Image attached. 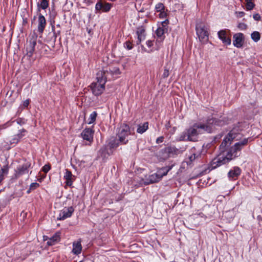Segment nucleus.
Masks as SVG:
<instances>
[{
	"instance_id": "1",
	"label": "nucleus",
	"mask_w": 262,
	"mask_h": 262,
	"mask_svg": "<svg viewBox=\"0 0 262 262\" xmlns=\"http://www.w3.org/2000/svg\"><path fill=\"white\" fill-rule=\"evenodd\" d=\"M225 121L215 118L209 119L205 123H195L192 127L185 130L181 135L180 140L182 141H196L199 134L212 132L215 126H222Z\"/></svg>"
},
{
	"instance_id": "2",
	"label": "nucleus",
	"mask_w": 262,
	"mask_h": 262,
	"mask_svg": "<svg viewBox=\"0 0 262 262\" xmlns=\"http://www.w3.org/2000/svg\"><path fill=\"white\" fill-rule=\"evenodd\" d=\"M241 149L236 144L232 147L226 157L219 156L213 159L211 164V169H215L217 167L228 163L232 159L238 157V152Z\"/></svg>"
},
{
	"instance_id": "3",
	"label": "nucleus",
	"mask_w": 262,
	"mask_h": 262,
	"mask_svg": "<svg viewBox=\"0 0 262 262\" xmlns=\"http://www.w3.org/2000/svg\"><path fill=\"white\" fill-rule=\"evenodd\" d=\"M108 73L107 70L100 71L97 73L96 77L97 81L92 83L91 85L93 93L95 95H100L104 91L105 84L107 81Z\"/></svg>"
},
{
	"instance_id": "4",
	"label": "nucleus",
	"mask_w": 262,
	"mask_h": 262,
	"mask_svg": "<svg viewBox=\"0 0 262 262\" xmlns=\"http://www.w3.org/2000/svg\"><path fill=\"white\" fill-rule=\"evenodd\" d=\"M131 134L130 128L126 124H122L118 129L117 136L121 144H126L128 140L127 137Z\"/></svg>"
},
{
	"instance_id": "5",
	"label": "nucleus",
	"mask_w": 262,
	"mask_h": 262,
	"mask_svg": "<svg viewBox=\"0 0 262 262\" xmlns=\"http://www.w3.org/2000/svg\"><path fill=\"white\" fill-rule=\"evenodd\" d=\"M171 168V167H169L166 171L163 172L159 171L158 173H155L148 177L146 176L145 179H142L141 183L144 185L157 183L160 181L163 176H166Z\"/></svg>"
},
{
	"instance_id": "6",
	"label": "nucleus",
	"mask_w": 262,
	"mask_h": 262,
	"mask_svg": "<svg viewBox=\"0 0 262 262\" xmlns=\"http://www.w3.org/2000/svg\"><path fill=\"white\" fill-rule=\"evenodd\" d=\"M196 34L201 42H206L208 40V28L203 23H198L195 27Z\"/></svg>"
},
{
	"instance_id": "7",
	"label": "nucleus",
	"mask_w": 262,
	"mask_h": 262,
	"mask_svg": "<svg viewBox=\"0 0 262 262\" xmlns=\"http://www.w3.org/2000/svg\"><path fill=\"white\" fill-rule=\"evenodd\" d=\"M74 208L73 206L65 207L60 210L57 220L59 221L64 220L67 218L70 217L74 211Z\"/></svg>"
},
{
	"instance_id": "8",
	"label": "nucleus",
	"mask_w": 262,
	"mask_h": 262,
	"mask_svg": "<svg viewBox=\"0 0 262 262\" xmlns=\"http://www.w3.org/2000/svg\"><path fill=\"white\" fill-rule=\"evenodd\" d=\"M94 130L90 128H86L81 133V137L84 140L89 142L86 145H91L93 141Z\"/></svg>"
},
{
	"instance_id": "9",
	"label": "nucleus",
	"mask_w": 262,
	"mask_h": 262,
	"mask_svg": "<svg viewBox=\"0 0 262 262\" xmlns=\"http://www.w3.org/2000/svg\"><path fill=\"white\" fill-rule=\"evenodd\" d=\"M112 7V4L102 1L98 2L95 5L97 11L102 10L103 12H108Z\"/></svg>"
},
{
	"instance_id": "10",
	"label": "nucleus",
	"mask_w": 262,
	"mask_h": 262,
	"mask_svg": "<svg viewBox=\"0 0 262 262\" xmlns=\"http://www.w3.org/2000/svg\"><path fill=\"white\" fill-rule=\"evenodd\" d=\"M218 36L225 45H229L231 44V40L230 36L228 35L226 30H222L219 31Z\"/></svg>"
},
{
	"instance_id": "11",
	"label": "nucleus",
	"mask_w": 262,
	"mask_h": 262,
	"mask_svg": "<svg viewBox=\"0 0 262 262\" xmlns=\"http://www.w3.org/2000/svg\"><path fill=\"white\" fill-rule=\"evenodd\" d=\"M233 44L235 47L239 48L243 46L244 42V35L243 33L235 34L233 35Z\"/></svg>"
},
{
	"instance_id": "12",
	"label": "nucleus",
	"mask_w": 262,
	"mask_h": 262,
	"mask_svg": "<svg viewBox=\"0 0 262 262\" xmlns=\"http://www.w3.org/2000/svg\"><path fill=\"white\" fill-rule=\"evenodd\" d=\"M164 33L165 29L163 27H159L156 31L157 35L156 44L158 46V47L165 38Z\"/></svg>"
},
{
	"instance_id": "13",
	"label": "nucleus",
	"mask_w": 262,
	"mask_h": 262,
	"mask_svg": "<svg viewBox=\"0 0 262 262\" xmlns=\"http://www.w3.org/2000/svg\"><path fill=\"white\" fill-rule=\"evenodd\" d=\"M171 148L166 147L161 150L157 154V156L160 160L164 161L168 158L170 153Z\"/></svg>"
},
{
	"instance_id": "14",
	"label": "nucleus",
	"mask_w": 262,
	"mask_h": 262,
	"mask_svg": "<svg viewBox=\"0 0 262 262\" xmlns=\"http://www.w3.org/2000/svg\"><path fill=\"white\" fill-rule=\"evenodd\" d=\"M27 130L25 129H21L19 130V133L14 135L13 138L10 141V144H17L19 140L26 135Z\"/></svg>"
},
{
	"instance_id": "15",
	"label": "nucleus",
	"mask_w": 262,
	"mask_h": 262,
	"mask_svg": "<svg viewBox=\"0 0 262 262\" xmlns=\"http://www.w3.org/2000/svg\"><path fill=\"white\" fill-rule=\"evenodd\" d=\"M136 34L138 36V40L137 44L139 45L141 42L145 38V29L143 26L139 27L137 28Z\"/></svg>"
},
{
	"instance_id": "16",
	"label": "nucleus",
	"mask_w": 262,
	"mask_h": 262,
	"mask_svg": "<svg viewBox=\"0 0 262 262\" xmlns=\"http://www.w3.org/2000/svg\"><path fill=\"white\" fill-rule=\"evenodd\" d=\"M30 163H26L20 167L18 168L17 171H16V177L18 178L23 174L28 173V168L30 166Z\"/></svg>"
},
{
	"instance_id": "17",
	"label": "nucleus",
	"mask_w": 262,
	"mask_h": 262,
	"mask_svg": "<svg viewBox=\"0 0 262 262\" xmlns=\"http://www.w3.org/2000/svg\"><path fill=\"white\" fill-rule=\"evenodd\" d=\"M241 169L238 167H234L229 171L228 176L230 179L236 180L241 174Z\"/></svg>"
},
{
	"instance_id": "18",
	"label": "nucleus",
	"mask_w": 262,
	"mask_h": 262,
	"mask_svg": "<svg viewBox=\"0 0 262 262\" xmlns=\"http://www.w3.org/2000/svg\"><path fill=\"white\" fill-rule=\"evenodd\" d=\"M191 155L189 156V161H187L188 164H190L195 159L201 157V153L199 151H195V148H192L190 150Z\"/></svg>"
},
{
	"instance_id": "19",
	"label": "nucleus",
	"mask_w": 262,
	"mask_h": 262,
	"mask_svg": "<svg viewBox=\"0 0 262 262\" xmlns=\"http://www.w3.org/2000/svg\"><path fill=\"white\" fill-rule=\"evenodd\" d=\"M74 176L68 169H66V172L64 175V178L66 180V185L69 186H72L73 182L74 180Z\"/></svg>"
},
{
	"instance_id": "20",
	"label": "nucleus",
	"mask_w": 262,
	"mask_h": 262,
	"mask_svg": "<svg viewBox=\"0 0 262 262\" xmlns=\"http://www.w3.org/2000/svg\"><path fill=\"white\" fill-rule=\"evenodd\" d=\"M38 31L40 33L43 32L45 27L46 26V20L45 17L41 14H39L38 16Z\"/></svg>"
},
{
	"instance_id": "21",
	"label": "nucleus",
	"mask_w": 262,
	"mask_h": 262,
	"mask_svg": "<svg viewBox=\"0 0 262 262\" xmlns=\"http://www.w3.org/2000/svg\"><path fill=\"white\" fill-rule=\"evenodd\" d=\"M36 42L34 39H32L29 41V44L27 47V54L29 57H32L34 51L35 46Z\"/></svg>"
},
{
	"instance_id": "22",
	"label": "nucleus",
	"mask_w": 262,
	"mask_h": 262,
	"mask_svg": "<svg viewBox=\"0 0 262 262\" xmlns=\"http://www.w3.org/2000/svg\"><path fill=\"white\" fill-rule=\"evenodd\" d=\"M82 246L80 241L74 242L73 243L72 252L76 255H78L81 252Z\"/></svg>"
},
{
	"instance_id": "23",
	"label": "nucleus",
	"mask_w": 262,
	"mask_h": 262,
	"mask_svg": "<svg viewBox=\"0 0 262 262\" xmlns=\"http://www.w3.org/2000/svg\"><path fill=\"white\" fill-rule=\"evenodd\" d=\"M60 234L59 233H56L50 238H49L47 242V244L49 246L55 245L60 241Z\"/></svg>"
},
{
	"instance_id": "24",
	"label": "nucleus",
	"mask_w": 262,
	"mask_h": 262,
	"mask_svg": "<svg viewBox=\"0 0 262 262\" xmlns=\"http://www.w3.org/2000/svg\"><path fill=\"white\" fill-rule=\"evenodd\" d=\"M121 144L119 141V139L117 140L114 137H112L110 139L108 143V146L110 148H116L119 146V144Z\"/></svg>"
},
{
	"instance_id": "25",
	"label": "nucleus",
	"mask_w": 262,
	"mask_h": 262,
	"mask_svg": "<svg viewBox=\"0 0 262 262\" xmlns=\"http://www.w3.org/2000/svg\"><path fill=\"white\" fill-rule=\"evenodd\" d=\"M234 137L232 136V134L230 133L228 134V135L225 138L223 142H222L220 146L224 148L225 147L227 143L229 142L230 144L231 141L234 138Z\"/></svg>"
},
{
	"instance_id": "26",
	"label": "nucleus",
	"mask_w": 262,
	"mask_h": 262,
	"mask_svg": "<svg viewBox=\"0 0 262 262\" xmlns=\"http://www.w3.org/2000/svg\"><path fill=\"white\" fill-rule=\"evenodd\" d=\"M148 128V122H145L142 125H139L137 129V132L139 134L144 133Z\"/></svg>"
},
{
	"instance_id": "27",
	"label": "nucleus",
	"mask_w": 262,
	"mask_h": 262,
	"mask_svg": "<svg viewBox=\"0 0 262 262\" xmlns=\"http://www.w3.org/2000/svg\"><path fill=\"white\" fill-rule=\"evenodd\" d=\"M97 116V112L95 111L93 112L90 115V117L88 119V123L89 124L93 123L95 121Z\"/></svg>"
},
{
	"instance_id": "28",
	"label": "nucleus",
	"mask_w": 262,
	"mask_h": 262,
	"mask_svg": "<svg viewBox=\"0 0 262 262\" xmlns=\"http://www.w3.org/2000/svg\"><path fill=\"white\" fill-rule=\"evenodd\" d=\"M37 7L42 9H46L49 7V2L47 0H40V3L37 4Z\"/></svg>"
},
{
	"instance_id": "29",
	"label": "nucleus",
	"mask_w": 262,
	"mask_h": 262,
	"mask_svg": "<svg viewBox=\"0 0 262 262\" xmlns=\"http://www.w3.org/2000/svg\"><path fill=\"white\" fill-rule=\"evenodd\" d=\"M252 40L255 42H257L260 38V34L257 31H254L251 34Z\"/></svg>"
},
{
	"instance_id": "30",
	"label": "nucleus",
	"mask_w": 262,
	"mask_h": 262,
	"mask_svg": "<svg viewBox=\"0 0 262 262\" xmlns=\"http://www.w3.org/2000/svg\"><path fill=\"white\" fill-rule=\"evenodd\" d=\"M107 71L108 73V75L109 74H110L112 75L113 76H116L119 75L121 73L119 69L117 67H114L112 69L110 70V72H108V71Z\"/></svg>"
},
{
	"instance_id": "31",
	"label": "nucleus",
	"mask_w": 262,
	"mask_h": 262,
	"mask_svg": "<svg viewBox=\"0 0 262 262\" xmlns=\"http://www.w3.org/2000/svg\"><path fill=\"white\" fill-rule=\"evenodd\" d=\"M9 168L7 165L4 166L0 170V177L8 173Z\"/></svg>"
},
{
	"instance_id": "32",
	"label": "nucleus",
	"mask_w": 262,
	"mask_h": 262,
	"mask_svg": "<svg viewBox=\"0 0 262 262\" xmlns=\"http://www.w3.org/2000/svg\"><path fill=\"white\" fill-rule=\"evenodd\" d=\"M248 143V139H244L243 140L237 142L236 144V146H238L239 147H240L241 149L242 148V147L246 145Z\"/></svg>"
},
{
	"instance_id": "33",
	"label": "nucleus",
	"mask_w": 262,
	"mask_h": 262,
	"mask_svg": "<svg viewBox=\"0 0 262 262\" xmlns=\"http://www.w3.org/2000/svg\"><path fill=\"white\" fill-rule=\"evenodd\" d=\"M164 9H165L164 6L161 3H159L157 4L155 7V9L156 10L157 12L162 11L163 10H164Z\"/></svg>"
},
{
	"instance_id": "34",
	"label": "nucleus",
	"mask_w": 262,
	"mask_h": 262,
	"mask_svg": "<svg viewBox=\"0 0 262 262\" xmlns=\"http://www.w3.org/2000/svg\"><path fill=\"white\" fill-rule=\"evenodd\" d=\"M147 46L148 47L149 50H145V51H146L147 52H150L152 51V49H151V48L153 46V41L150 40H148L146 42Z\"/></svg>"
},
{
	"instance_id": "35",
	"label": "nucleus",
	"mask_w": 262,
	"mask_h": 262,
	"mask_svg": "<svg viewBox=\"0 0 262 262\" xmlns=\"http://www.w3.org/2000/svg\"><path fill=\"white\" fill-rule=\"evenodd\" d=\"M246 6L248 10H251L254 8V4L253 2L247 3Z\"/></svg>"
},
{
	"instance_id": "36",
	"label": "nucleus",
	"mask_w": 262,
	"mask_h": 262,
	"mask_svg": "<svg viewBox=\"0 0 262 262\" xmlns=\"http://www.w3.org/2000/svg\"><path fill=\"white\" fill-rule=\"evenodd\" d=\"M50 169L51 167L49 164L45 165L42 168V171L45 173H47Z\"/></svg>"
},
{
	"instance_id": "37",
	"label": "nucleus",
	"mask_w": 262,
	"mask_h": 262,
	"mask_svg": "<svg viewBox=\"0 0 262 262\" xmlns=\"http://www.w3.org/2000/svg\"><path fill=\"white\" fill-rule=\"evenodd\" d=\"M39 186V184L37 183H32L30 185V190H34Z\"/></svg>"
},
{
	"instance_id": "38",
	"label": "nucleus",
	"mask_w": 262,
	"mask_h": 262,
	"mask_svg": "<svg viewBox=\"0 0 262 262\" xmlns=\"http://www.w3.org/2000/svg\"><path fill=\"white\" fill-rule=\"evenodd\" d=\"M238 28L241 30H245L247 28V25L244 23H239L238 25Z\"/></svg>"
},
{
	"instance_id": "39",
	"label": "nucleus",
	"mask_w": 262,
	"mask_h": 262,
	"mask_svg": "<svg viewBox=\"0 0 262 262\" xmlns=\"http://www.w3.org/2000/svg\"><path fill=\"white\" fill-rule=\"evenodd\" d=\"M235 14L237 17H242L244 16L245 13L242 11L235 12Z\"/></svg>"
},
{
	"instance_id": "40",
	"label": "nucleus",
	"mask_w": 262,
	"mask_h": 262,
	"mask_svg": "<svg viewBox=\"0 0 262 262\" xmlns=\"http://www.w3.org/2000/svg\"><path fill=\"white\" fill-rule=\"evenodd\" d=\"M159 17L162 18H164L166 16V13L164 10L159 12Z\"/></svg>"
},
{
	"instance_id": "41",
	"label": "nucleus",
	"mask_w": 262,
	"mask_h": 262,
	"mask_svg": "<svg viewBox=\"0 0 262 262\" xmlns=\"http://www.w3.org/2000/svg\"><path fill=\"white\" fill-rule=\"evenodd\" d=\"M125 47L128 50H131L133 48V46H132V43L130 42H129V41H126L125 43Z\"/></svg>"
},
{
	"instance_id": "42",
	"label": "nucleus",
	"mask_w": 262,
	"mask_h": 262,
	"mask_svg": "<svg viewBox=\"0 0 262 262\" xmlns=\"http://www.w3.org/2000/svg\"><path fill=\"white\" fill-rule=\"evenodd\" d=\"M10 125V124L9 122L5 123L4 124L0 125V130L6 128L8 126Z\"/></svg>"
},
{
	"instance_id": "43",
	"label": "nucleus",
	"mask_w": 262,
	"mask_h": 262,
	"mask_svg": "<svg viewBox=\"0 0 262 262\" xmlns=\"http://www.w3.org/2000/svg\"><path fill=\"white\" fill-rule=\"evenodd\" d=\"M163 140H164V137L163 136L159 137L157 139L156 143L157 144L162 143L163 142Z\"/></svg>"
},
{
	"instance_id": "44",
	"label": "nucleus",
	"mask_w": 262,
	"mask_h": 262,
	"mask_svg": "<svg viewBox=\"0 0 262 262\" xmlns=\"http://www.w3.org/2000/svg\"><path fill=\"white\" fill-rule=\"evenodd\" d=\"M253 17L255 20H259L261 18L260 15L258 13L254 14Z\"/></svg>"
},
{
	"instance_id": "45",
	"label": "nucleus",
	"mask_w": 262,
	"mask_h": 262,
	"mask_svg": "<svg viewBox=\"0 0 262 262\" xmlns=\"http://www.w3.org/2000/svg\"><path fill=\"white\" fill-rule=\"evenodd\" d=\"M30 101L29 99H27L23 102V106L24 107H27L29 104Z\"/></svg>"
},
{
	"instance_id": "46",
	"label": "nucleus",
	"mask_w": 262,
	"mask_h": 262,
	"mask_svg": "<svg viewBox=\"0 0 262 262\" xmlns=\"http://www.w3.org/2000/svg\"><path fill=\"white\" fill-rule=\"evenodd\" d=\"M231 214V218H232L233 217V216L234 215V212L233 211H226L225 213V215L226 216H228L230 214Z\"/></svg>"
},
{
	"instance_id": "47",
	"label": "nucleus",
	"mask_w": 262,
	"mask_h": 262,
	"mask_svg": "<svg viewBox=\"0 0 262 262\" xmlns=\"http://www.w3.org/2000/svg\"><path fill=\"white\" fill-rule=\"evenodd\" d=\"M168 75H169V71H168V70H165L164 72L163 73V76L164 77H167L168 76Z\"/></svg>"
},
{
	"instance_id": "48",
	"label": "nucleus",
	"mask_w": 262,
	"mask_h": 262,
	"mask_svg": "<svg viewBox=\"0 0 262 262\" xmlns=\"http://www.w3.org/2000/svg\"><path fill=\"white\" fill-rule=\"evenodd\" d=\"M246 3H250V2H252V0H245Z\"/></svg>"
},
{
	"instance_id": "49",
	"label": "nucleus",
	"mask_w": 262,
	"mask_h": 262,
	"mask_svg": "<svg viewBox=\"0 0 262 262\" xmlns=\"http://www.w3.org/2000/svg\"><path fill=\"white\" fill-rule=\"evenodd\" d=\"M31 190H30V189H29L27 191V193H29Z\"/></svg>"
},
{
	"instance_id": "50",
	"label": "nucleus",
	"mask_w": 262,
	"mask_h": 262,
	"mask_svg": "<svg viewBox=\"0 0 262 262\" xmlns=\"http://www.w3.org/2000/svg\"><path fill=\"white\" fill-rule=\"evenodd\" d=\"M165 169L164 168H163L161 169V170H164Z\"/></svg>"
},
{
	"instance_id": "51",
	"label": "nucleus",
	"mask_w": 262,
	"mask_h": 262,
	"mask_svg": "<svg viewBox=\"0 0 262 262\" xmlns=\"http://www.w3.org/2000/svg\"><path fill=\"white\" fill-rule=\"evenodd\" d=\"M79 262H82V261H79Z\"/></svg>"
}]
</instances>
